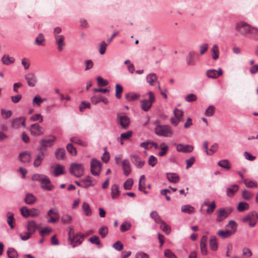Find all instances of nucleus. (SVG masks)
Segmentation results:
<instances>
[{
	"label": "nucleus",
	"mask_w": 258,
	"mask_h": 258,
	"mask_svg": "<svg viewBox=\"0 0 258 258\" xmlns=\"http://www.w3.org/2000/svg\"><path fill=\"white\" fill-rule=\"evenodd\" d=\"M33 181H38L40 183L41 187L47 191H50L54 189V186L51 184L48 177L43 174H35L32 176Z\"/></svg>",
	"instance_id": "1"
},
{
	"label": "nucleus",
	"mask_w": 258,
	"mask_h": 258,
	"mask_svg": "<svg viewBox=\"0 0 258 258\" xmlns=\"http://www.w3.org/2000/svg\"><path fill=\"white\" fill-rule=\"evenodd\" d=\"M155 133L159 136L170 137L173 134V131L168 125H158L155 128Z\"/></svg>",
	"instance_id": "2"
},
{
	"label": "nucleus",
	"mask_w": 258,
	"mask_h": 258,
	"mask_svg": "<svg viewBox=\"0 0 258 258\" xmlns=\"http://www.w3.org/2000/svg\"><path fill=\"white\" fill-rule=\"evenodd\" d=\"M252 26L244 22H239L235 25V30L243 36L250 34Z\"/></svg>",
	"instance_id": "3"
},
{
	"label": "nucleus",
	"mask_w": 258,
	"mask_h": 258,
	"mask_svg": "<svg viewBox=\"0 0 258 258\" xmlns=\"http://www.w3.org/2000/svg\"><path fill=\"white\" fill-rule=\"evenodd\" d=\"M71 173L77 177H80L84 173V165L81 163H73L70 167Z\"/></svg>",
	"instance_id": "4"
},
{
	"label": "nucleus",
	"mask_w": 258,
	"mask_h": 258,
	"mask_svg": "<svg viewBox=\"0 0 258 258\" xmlns=\"http://www.w3.org/2000/svg\"><path fill=\"white\" fill-rule=\"evenodd\" d=\"M148 94L149 97L148 100L144 99L141 101V108L145 111L149 110L152 106V103L155 101V97L153 92H149Z\"/></svg>",
	"instance_id": "5"
},
{
	"label": "nucleus",
	"mask_w": 258,
	"mask_h": 258,
	"mask_svg": "<svg viewBox=\"0 0 258 258\" xmlns=\"http://www.w3.org/2000/svg\"><path fill=\"white\" fill-rule=\"evenodd\" d=\"M173 117L171 118L170 121L172 125L176 126L178 123L182 121L183 119V112L179 109L175 108L174 110Z\"/></svg>",
	"instance_id": "6"
},
{
	"label": "nucleus",
	"mask_w": 258,
	"mask_h": 258,
	"mask_svg": "<svg viewBox=\"0 0 258 258\" xmlns=\"http://www.w3.org/2000/svg\"><path fill=\"white\" fill-rule=\"evenodd\" d=\"M199 58V54L194 51L189 52L186 57V63L188 66L192 67L196 64V61Z\"/></svg>",
	"instance_id": "7"
},
{
	"label": "nucleus",
	"mask_w": 258,
	"mask_h": 258,
	"mask_svg": "<svg viewBox=\"0 0 258 258\" xmlns=\"http://www.w3.org/2000/svg\"><path fill=\"white\" fill-rule=\"evenodd\" d=\"M101 163L95 159H92L91 162V171L92 174L95 176L99 175L101 171Z\"/></svg>",
	"instance_id": "8"
},
{
	"label": "nucleus",
	"mask_w": 258,
	"mask_h": 258,
	"mask_svg": "<svg viewBox=\"0 0 258 258\" xmlns=\"http://www.w3.org/2000/svg\"><path fill=\"white\" fill-rule=\"evenodd\" d=\"M232 210L230 208L220 209L218 210L216 221L220 222L226 219L232 212Z\"/></svg>",
	"instance_id": "9"
},
{
	"label": "nucleus",
	"mask_w": 258,
	"mask_h": 258,
	"mask_svg": "<svg viewBox=\"0 0 258 258\" xmlns=\"http://www.w3.org/2000/svg\"><path fill=\"white\" fill-rule=\"evenodd\" d=\"M56 140L54 136H50L47 138L41 140L39 142L41 146L40 149L42 150L44 148L50 147L53 145V142Z\"/></svg>",
	"instance_id": "10"
},
{
	"label": "nucleus",
	"mask_w": 258,
	"mask_h": 258,
	"mask_svg": "<svg viewBox=\"0 0 258 258\" xmlns=\"http://www.w3.org/2000/svg\"><path fill=\"white\" fill-rule=\"evenodd\" d=\"M84 235L81 233L76 234L72 238L69 237L70 243L73 247L80 245L84 240Z\"/></svg>",
	"instance_id": "11"
},
{
	"label": "nucleus",
	"mask_w": 258,
	"mask_h": 258,
	"mask_svg": "<svg viewBox=\"0 0 258 258\" xmlns=\"http://www.w3.org/2000/svg\"><path fill=\"white\" fill-rule=\"evenodd\" d=\"M30 131L32 135L39 136L44 133L45 130L37 123H34L31 125Z\"/></svg>",
	"instance_id": "12"
},
{
	"label": "nucleus",
	"mask_w": 258,
	"mask_h": 258,
	"mask_svg": "<svg viewBox=\"0 0 258 258\" xmlns=\"http://www.w3.org/2000/svg\"><path fill=\"white\" fill-rule=\"evenodd\" d=\"M117 118L121 126L123 128H127L130 124V118L124 114H118Z\"/></svg>",
	"instance_id": "13"
},
{
	"label": "nucleus",
	"mask_w": 258,
	"mask_h": 258,
	"mask_svg": "<svg viewBox=\"0 0 258 258\" xmlns=\"http://www.w3.org/2000/svg\"><path fill=\"white\" fill-rule=\"evenodd\" d=\"M223 74L222 69L219 68L218 70L214 69L208 70L206 72V76L211 79H217L219 77L221 76Z\"/></svg>",
	"instance_id": "14"
},
{
	"label": "nucleus",
	"mask_w": 258,
	"mask_h": 258,
	"mask_svg": "<svg viewBox=\"0 0 258 258\" xmlns=\"http://www.w3.org/2000/svg\"><path fill=\"white\" fill-rule=\"evenodd\" d=\"M47 216L50 217L48 220V223H54L58 221L59 215L58 211L53 209H50L47 212Z\"/></svg>",
	"instance_id": "15"
},
{
	"label": "nucleus",
	"mask_w": 258,
	"mask_h": 258,
	"mask_svg": "<svg viewBox=\"0 0 258 258\" xmlns=\"http://www.w3.org/2000/svg\"><path fill=\"white\" fill-rule=\"evenodd\" d=\"M175 145L176 147V150L179 152L190 153L194 150L193 146L189 145H184L182 144H175Z\"/></svg>",
	"instance_id": "16"
},
{
	"label": "nucleus",
	"mask_w": 258,
	"mask_h": 258,
	"mask_svg": "<svg viewBox=\"0 0 258 258\" xmlns=\"http://www.w3.org/2000/svg\"><path fill=\"white\" fill-rule=\"evenodd\" d=\"M55 43L59 51H61L66 45L65 37L63 35L57 36L54 37Z\"/></svg>",
	"instance_id": "17"
},
{
	"label": "nucleus",
	"mask_w": 258,
	"mask_h": 258,
	"mask_svg": "<svg viewBox=\"0 0 258 258\" xmlns=\"http://www.w3.org/2000/svg\"><path fill=\"white\" fill-rule=\"evenodd\" d=\"M81 182L83 183V187L87 188L89 186H93L95 185L96 181L94 178L88 176L85 178L82 179Z\"/></svg>",
	"instance_id": "18"
},
{
	"label": "nucleus",
	"mask_w": 258,
	"mask_h": 258,
	"mask_svg": "<svg viewBox=\"0 0 258 258\" xmlns=\"http://www.w3.org/2000/svg\"><path fill=\"white\" fill-rule=\"evenodd\" d=\"M11 125L14 128H18L21 125L25 126V119L23 117L16 118L12 120Z\"/></svg>",
	"instance_id": "19"
},
{
	"label": "nucleus",
	"mask_w": 258,
	"mask_h": 258,
	"mask_svg": "<svg viewBox=\"0 0 258 258\" xmlns=\"http://www.w3.org/2000/svg\"><path fill=\"white\" fill-rule=\"evenodd\" d=\"M25 78L27 81L28 85L30 87H34L37 82L36 78L33 73H30L26 74Z\"/></svg>",
	"instance_id": "20"
},
{
	"label": "nucleus",
	"mask_w": 258,
	"mask_h": 258,
	"mask_svg": "<svg viewBox=\"0 0 258 258\" xmlns=\"http://www.w3.org/2000/svg\"><path fill=\"white\" fill-rule=\"evenodd\" d=\"M131 159L132 163L136 165L138 168H141L145 164V161L141 160L140 156L137 155H132Z\"/></svg>",
	"instance_id": "21"
},
{
	"label": "nucleus",
	"mask_w": 258,
	"mask_h": 258,
	"mask_svg": "<svg viewBox=\"0 0 258 258\" xmlns=\"http://www.w3.org/2000/svg\"><path fill=\"white\" fill-rule=\"evenodd\" d=\"M205 206L208 207L206 210V212L208 214H211L214 212L216 208V204L214 201L210 203L208 200H205L202 207H203Z\"/></svg>",
	"instance_id": "22"
},
{
	"label": "nucleus",
	"mask_w": 258,
	"mask_h": 258,
	"mask_svg": "<svg viewBox=\"0 0 258 258\" xmlns=\"http://www.w3.org/2000/svg\"><path fill=\"white\" fill-rule=\"evenodd\" d=\"M91 100L93 104H97L100 102H102L105 104L108 103V99L100 95H94L91 98Z\"/></svg>",
	"instance_id": "23"
},
{
	"label": "nucleus",
	"mask_w": 258,
	"mask_h": 258,
	"mask_svg": "<svg viewBox=\"0 0 258 258\" xmlns=\"http://www.w3.org/2000/svg\"><path fill=\"white\" fill-rule=\"evenodd\" d=\"M120 195L119 186L116 184L112 185L111 187V196L113 200L117 199Z\"/></svg>",
	"instance_id": "24"
},
{
	"label": "nucleus",
	"mask_w": 258,
	"mask_h": 258,
	"mask_svg": "<svg viewBox=\"0 0 258 258\" xmlns=\"http://www.w3.org/2000/svg\"><path fill=\"white\" fill-rule=\"evenodd\" d=\"M44 153L41 151L36 156L33 162V165L35 167H38L41 164L42 161L44 158Z\"/></svg>",
	"instance_id": "25"
},
{
	"label": "nucleus",
	"mask_w": 258,
	"mask_h": 258,
	"mask_svg": "<svg viewBox=\"0 0 258 258\" xmlns=\"http://www.w3.org/2000/svg\"><path fill=\"white\" fill-rule=\"evenodd\" d=\"M207 237L206 236H203L201 240L200 248L202 255H206L207 254V249L206 247V243Z\"/></svg>",
	"instance_id": "26"
},
{
	"label": "nucleus",
	"mask_w": 258,
	"mask_h": 258,
	"mask_svg": "<svg viewBox=\"0 0 258 258\" xmlns=\"http://www.w3.org/2000/svg\"><path fill=\"white\" fill-rule=\"evenodd\" d=\"M26 228L27 231H28L32 235L33 234L36 232L37 229V225L36 222L34 221H28Z\"/></svg>",
	"instance_id": "27"
},
{
	"label": "nucleus",
	"mask_w": 258,
	"mask_h": 258,
	"mask_svg": "<svg viewBox=\"0 0 258 258\" xmlns=\"http://www.w3.org/2000/svg\"><path fill=\"white\" fill-rule=\"evenodd\" d=\"M122 166L124 171V174L125 176L128 175L131 172V164L129 161L126 159L124 160L122 163Z\"/></svg>",
	"instance_id": "28"
},
{
	"label": "nucleus",
	"mask_w": 258,
	"mask_h": 258,
	"mask_svg": "<svg viewBox=\"0 0 258 258\" xmlns=\"http://www.w3.org/2000/svg\"><path fill=\"white\" fill-rule=\"evenodd\" d=\"M166 177L168 180L172 183H177L179 180V176L178 174L174 173H167Z\"/></svg>",
	"instance_id": "29"
},
{
	"label": "nucleus",
	"mask_w": 258,
	"mask_h": 258,
	"mask_svg": "<svg viewBox=\"0 0 258 258\" xmlns=\"http://www.w3.org/2000/svg\"><path fill=\"white\" fill-rule=\"evenodd\" d=\"M15 59L13 57H11L8 54H5L2 57V63L5 65H10L15 62Z\"/></svg>",
	"instance_id": "30"
},
{
	"label": "nucleus",
	"mask_w": 258,
	"mask_h": 258,
	"mask_svg": "<svg viewBox=\"0 0 258 258\" xmlns=\"http://www.w3.org/2000/svg\"><path fill=\"white\" fill-rule=\"evenodd\" d=\"M19 160L23 163H28L31 160L30 154L28 152H25L20 154Z\"/></svg>",
	"instance_id": "31"
},
{
	"label": "nucleus",
	"mask_w": 258,
	"mask_h": 258,
	"mask_svg": "<svg viewBox=\"0 0 258 258\" xmlns=\"http://www.w3.org/2000/svg\"><path fill=\"white\" fill-rule=\"evenodd\" d=\"M209 245L210 249L213 251H216L218 249V243L216 236H212L210 237Z\"/></svg>",
	"instance_id": "32"
},
{
	"label": "nucleus",
	"mask_w": 258,
	"mask_h": 258,
	"mask_svg": "<svg viewBox=\"0 0 258 258\" xmlns=\"http://www.w3.org/2000/svg\"><path fill=\"white\" fill-rule=\"evenodd\" d=\"M239 189V186L236 184L232 185L227 189V195L228 197H232Z\"/></svg>",
	"instance_id": "33"
},
{
	"label": "nucleus",
	"mask_w": 258,
	"mask_h": 258,
	"mask_svg": "<svg viewBox=\"0 0 258 258\" xmlns=\"http://www.w3.org/2000/svg\"><path fill=\"white\" fill-rule=\"evenodd\" d=\"M82 209L86 216H90L92 215V210L89 204L87 202H84L83 203Z\"/></svg>",
	"instance_id": "34"
},
{
	"label": "nucleus",
	"mask_w": 258,
	"mask_h": 258,
	"mask_svg": "<svg viewBox=\"0 0 258 258\" xmlns=\"http://www.w3.org/2000/svg\"><path fill=\"white\" fill-rule=\"evenodd\" d=\"M181 211L183 213L191 214L195 212V208L189 205H185L181 207Z\"/></svg>",
	"instance_id": "35"
},
{
	"label": "nucleus",
	"mask_w": 258,
	"mask_h": 258,
	"mask_svg": "<svg viewBox=\"0 0 258 258\" xmlns=\"http://www.w3.org/2000/svg\"><path fill=\"white\" fill-rule=\"evenodd\" d=\"M233 234V232H231L230 230H219L217 232V234L222 238H226L229 236H230L231 235Z\"/></svg>",
	"instance_id": "36"
},
{
	"label": "nucleus",
	"mask_w": 258,
	"mask_h": 258,
	"mask_svg": "<svg viewBox=\"0 0 258 258\" xmlns=\"http://www.w3.org/2000/svg\"><path fill=\"white\" fill-rule=\"evenodd\" d=\"M133 132L132 131H128L126 133H122L120 135V137L119 138H118L117 140L120 142L121 145L123 144L122 141L123 140H128L132 136Z\"/></svg>",
	"instance_id": "37"
},
{
	"label": "nucleus",
	"mask_w": 258,
	"mask_h": 258,
	"mask_svg": "<svg viewBox=\"0 0 258 258\" xmlns=\"http://www.w3.org/2000/svg\"><path fill=\"white\" fill-rule=\"evenodd\" d=\"M7 253L9 258H18V257L17 251L14 248H9L7 251Z\"/></svg>",
	"instance_id": "38"
},
{
	"label": "nucleus",
	"mask_w": 258,
	"mask_h": 258,
	"mask_svg": "<svg viewBox=\"0 0 258 258\" xmlns=\"http://www.w3.org/2000/svg\"><path fill=\"white\" fill-rule=\"evenodd\" d=\"M212 56L214 60H216L218 58L219 55V48L217 45L214 44L212 48Z\"/></svg>",
	"instance_id": "39"
},
{
	"label": "nucleus",
	"mask_w": 258,
	"mask_h": 258,
	"mask_svg": "<svg viewBox=\"0 0 258 258\" xmlns=\"http://www.w3.org/2000/svg\"><path fill=\"white\" fill-rule=\"evenodd\" d=\"M64 166L57 164L55 166L54 169V174L56 176H57L61 174H64L63 171Z\"/></svg>",
	"instance_id": "40"
},
{
	"label": "nucleus",
	"mask_w": 258,
	"mask_h": 258,
	"mask_svg": "<svg viewBox=\"0 0 258 258\" xmlns=\"http://www.w3.org/2000/svg\"><path fill=\"white\" fill-rule=\"evenodd\" d=\"M140 97L139 94L128 93L125 94V97L128 101H132L137 100Z\"/></svg>",
	"instance_id": "41"
},
{
	"label": "nucleus",
	"mask_w": 258,
	"mask_h": 258,
	"mask_svg": "<svg viewBox=\"0 0 258 258\" xmlns=\"http://www.w3.org/2000/svg\"><path fill=\"white\" fill-rule=\"evenodd\" d=\"M55 154L57 159H63L65 157V150L63 148L58 149L55 151Z\"/></svg>",
	"instance_id": "42"
},
{
	"label": "nucleus",
	"mask_w": 258,
	"mask_h": 258,
	"mask_svg": "<svg viewBox=\"0 0 258 258\" xmlns=\"http://www.w3.org/2000/svg\"><path fill=\"white\" fill-rule=\"evenodd\" d=\"M45 39L42 33H39L35 40V43L38 45H44Z\"/></svg>",
	"instance_id": "43"
},
{
	"label": "nucleus",
	"mask_w": 258,
	"mask_h": 258,
	"mask_svg": "<svg viewBox=\"0 0 258 258\" xmlns=\"http://www.w3.org/2000/svg\"><path fill=\"white\" fill-rule=\"evenodd\" d=\"M249 208V205L246 202H240L237 207V210L239 212H243L245 210H248Z\"/></svg>",
	"instance_id": "44"
},
{
	"label": "nucleus",
	"mask_w": 258,
	"mask_h": 258,
	"mask_svg": "<svg viewBox=\"0 0 258 258\" xmlns=\"http://www.w3.org/2000/svg\"><path fill=\"white\" fill-rule=\"evenodd\" d=\"M146 80L151 85H153L154 83L157 80V77L155 74H150L147 76Z\"/></svg>",
	"instance_id": "45"
},
{
	"label": "nucleus",
	"mask_w": 258,
	"mask_h": 258,
	"mask_svg": "<svg viewBox=\"0 0 258 258\" xmlns=\"http://www.w3.org/2000/svg\"><path fill=\"white\" fill-rule=\"evenodd\" d=\"M7 222L9 225L11 229L14 228L13 222L14 221V214L11 212H8L7 213Z\"/></svg>",
	"instance_id": "46"
},
{
	"label": "nucleus",
	"mask_w": 258,
	"mask_h": 258,
	"mask_svg": "<svg viewBox=\"0 0 258 258\" xmlns=\"http://www.w3.org/2000/svg\"><path fill=\"white\" fill-rule=\"evenodd\" d=\"M218 165L227 170H229L230 168L229 162L227 160H222L218 162Z\"/></svg>",
	"instance_id": "47"
},
{
	"label": "nucleus",
	"mask_w": 258,
	"mask_h": 258,
	"mask_svg": "<svg viewBox=\"0 0 258 258\" xmlns=\"http://www.w3.org/2000/svg\"><path fill=\"white\" fill-rule=\"evenodd\" d=\"M243 182L245 185V186L249 188H253L256 187L257 186V184L256 182H254L252 180L245 179L243 180Z\"/></svg>",
	"instance_id": "48"
},
{
	"label": "nucleus",
	"mask_w": 258,
	"mask_h": 258,
	"mask_svg": "<svg viewBox=\"0 0 258 258\" xmlns=\"http://www.w3.org/2000/svg\"><path fill=\"white\" fill-rule=\"evenodd\" d=\"M25 201L27 204L31 205L34 203L36 201V199L33 195L28 194L26 196Z\"/></svg>",
	"instance_id": "49"
},
{
	"label": "nucleus",
	"mask_w": 258,
	"mask_h": 258,
	"mask_svg": "<svg viewBox=\"0 0 258 258\" xmlns=\"http://www.w3.org/2000/svg\"><path fill=\"white\" fill-rule=\"evenodd\" d=\"M131 224L130 222L126 221L124 223H122L120 227V230L122 232H124L126 231H128L130 230L131 228Z\"/></svg>",
	"instance_id": "50"
},
{
	"label": "nucleus",
	"mask_w": 258,
	"mask_h": 258,
	"mask_svg": "<svg viewBox=\"0 0 258 258\" xmlns=\"http://www.w3.org/2000/svg\"><path fill=\"white\" fill-rule=\"evenodd\" d=\"M145 181L146 177L145 175H143L141 176L139 184V189L140 190H143V189H145Z\"/></svg>",
	"instance_id": "51"
},
{
	"label": "nucleus",
	"mask_w": 258,
	"mask_h": 258,
	"mask_svg": "<svg viewBox=\"0 0 258 258\" xmlns=\"http://www.w3.org/2000/svg\"><path fill=\"white\" fill-rule=\"evenodd\" d=\"M12 115V111L9 110H6L5 109H1V115L5 119L10 117Z\"/></svg>",
	"instance_id": "52"
},
{
	"label": "nucleus",
	"mask_w": 258,
	"mask_h": 258,
	"mask_svg": "<svg viewBox=\"0 0 258 258\" xmlns=\"http://www.w3.org/2000/svg\"><path fill=\"white\" fill-rule=\"evenodd\" d=\"M123 91V88L119 84H116L115 86V96L118 99H120L121 96V93Z\"/></svg>",
	"instance_id": "53"
},
{
	"label": "nucleus",
	"mask_w": 258,
	"mask_h": 258,
	"mask_svg": "<svg viewBox=\"0 0 258 258\" xmlns=\"http://www.w3.org/2000/svg\"><path fill=\"white\" fill-rule=\"evenodd\" d=\"M160 148H161V151L159 153V156H163L164 155H165L166 154V153L168 150V146L165 145L164 143H162L160 145Z\"/></svg>",
	"instance_id": "54"
},
{
	"label": "nucleus",
	"mask_w": 258,
	"mask_h": 258,
	"mask_svg": "<svg viewBox=\"0 0 258 258\" xmlns=\"http://www.w3.org/2000/svg\"><path fill=\"white\" fill-rule=\"evenodd\" d=\"M108 233V229L106 226H102L99 229V234L102 238H104Z\"/></svg>",
	"instance_id": "55"
},
{
	"label": "nucleus",
	"mask_w": 258,
	"mask_h": 258,
	"mask_svg": "<svg viewBox=\"0 0 258 258\" xmlns=\"http://www.w3.org/2000/svg\"><path fill=\"white\" fill-rule=\"evenodd\" d=\"M151 217L153 219L156 223H160L162 220L156 211H153L150 214Z\"/></svg>",
	"instance_id": "56"
},
{
	"label": "nucleus",
	"mask_w": 258,
	"mask_h": 258,
	"mask_svg": "<svg viewBox=\"0 0 258 258\" xmlns=\"http://www.w3.org/2000/svg\"><path fill=\"white\" fill-rule=\"evenodd\" d=\"M160 226V229L164 232L169 233L170 231V227L164 221H161Z\"/></svg>",
	"instance_id": "57"
},
{
	"label": "nucleus",
	"mask_w": 258,
	"mask_h": 258,
	"mask_svg": "<svg viewBox=\"0 0 258 258\" xmlns=\"http://www.w3.org/2000/svg\"><path fill=\"white\" fill-rule=\"evenodd\" d=\"M133 184V180L132 178H128L126 180L123 184V187L125 189L129 190L132 188Z\"/></svg>",
	"instance_id": "58"
},
{
	"label": "nucleus",
	"mask_w": 258,
	"mask_h": 258,
	"mask_svg": "<svg viewBox=\"0 0 258 258\" xmlns=\"http://www.w3.org/2000/svg\"><path fill=\"white\" fill-rule=\"evenodd\" d=\"M97 82L99 87L106 86L108 84V82L107 80L103 79L101 77H98L97 78Z\"/></svg>",
	"instance_id": "59"
},
{
	"label": "nucleus",
	"mask_w": 258,
	"mask_h": 258,
	"mask_svg": "<svg viewBox=\"0 0 258 258\" xmlns=\"http://www.w3.org/2000/svg\"><path fill=\"white\" fill-rule=\"evenodd\" d=\"M45 100V99L41 98L39 96H36L33 99V104L39 106L40 104Z\"/></svg>",
	"instance_id": "60"
},
{
	"label": "nucleus",
	"mask_w": 258,
	"mask_h": 258,
	"mask_svg": "<svg viewBox=\"0 0 258 258\" xmlns=\"http://www.w3.org/2000/svg\"><path fill=\"white\" fill-rule=\"evenodd\" d=\"M30 120L33 121H39V122H42L43 121V116L39 113L35 114L31 117Z\"/></svg>",
	"instance_id": "61"
},
{
	"label": "nucleus",
	"mask_w": 258,
	"mask_h": 258,
	"mask_svg": "<svg viewBox=\"0 0 258 258\" xmlns=\"http://www.w3.org/2000/svg\"><path fill=\"white\" fill-rule=\"evenodd\" d=\"M61 221L64 224H69L72 222V218L69 215H63L61 217Z\"/></svg>",
	"instance_id": "62"
},
{
	"label": "nucleus",
	"mask_w": 258,
	"mask_h": 258,
	"mask_svg": "<svg viewBox=\"0 0 258 258\" xmlns=\"http://www.w3.org/2000/svg\"><path fill=\"white\" fill-rule=\"evenodd\" d=\"M215 111L214 106L211 105L208 107L205 111V115L207 116H211L214 114Z\"/></svg>",
	"instance_id": "63"
},
{
	"label": "nucleus",
	"mask_w": 258,
	"mask_h": 258,
	"mask_svg": "<svg viewBox=\"0 0 258 258\" xmlns=\"http://www.w3.org/2000/svg\"><path fill=\"white\" fill-rule=\"evenodd\" d=\"M242 198L247 201H249L252 198V195L248 190H244L242 193Z\"/></svg>",
	"instance_id": "64"
}]
</instances>
